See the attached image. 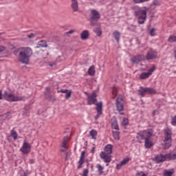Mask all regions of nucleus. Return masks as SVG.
<instances>
[{
    "instance_id": "nucleus-23",
    "label": "nucleus",
    "mask_w": 176,
    "mask_h": 176,
    "mask_svg": "<svg viewBox=\"0 0 176 176\" xmlns=\"http://www.w3.org/2000/svg\"><path fill=\"white\" fill-rule=\"evenodd\" d=\"M96 168H97L98 170L99 171L100 175H102V174H104V166H101V164H98L96 165Z\"/></svg>"
},
{
    "instance_id": "nucleus-36",
    "label": "nucleus",
    "mask_w": 176,
    "mask_h": 176,
    "mask_svg": "<svg viewBox=\"0 0 176 176\" xmlns=\"http://www.w3.org/2000/svg\"><path fill=\"white\" fill-rule=\"evenodd\" d=\"M113 138H115V140H116V141H119V140L120 139L119 138V131L113 132Z\"/></svg>"
},
{
    "instance_id": "nucleus-27",
    "label": "nucleus",
    "mask_w": 176,
    "mask_h": 176,
    "mask_svg": "<svg viewBox=\"0 0 176 176\" xmlns=\"http://www.w3.org/2000/svg\"><path fill=\"white\" fill-rule=\"evenodd\" d=\"M15 128H13L12 130L11 131V137H12L13 140H17L19 135H17V132L14 131Z\"/></svg>"
},
{
    "instance_id": "nucleus-55",
    "label": "nucleus",
    "mask_w": 176,
    "mask_h": 176,
    "mask_svg": "<svg viewBox=\"0 0 176 176\" xmlns=\"http://www.w3.org/2000/svg\"><path fill=\"white\" fill-rule=\"evenodd\" d=\"M61 152H65V149H61Z\"/></svg>"
},
{
    "instance_id": "nucleus-17",
    "label": "nucleus",
    "mask_w": 176,
    "mask_h": 176,
    "mask_svg": "<svg viewBox=\"0 0 176 176\" xmlns=\"http://www.w3.org/2000/svg\"><path fill=\"white\" fill-rule=\"evenodd\" d=\"M113 36L114 39L116 41L117 43H119L120 41V36H122V33L118 30H115L113 32Z\"/></svg>"
},
{
    "instance_id": "nucleus-3",
    "label": "nucleus",
    "mask_w": 176,
    "mask_h": 176,
    "mask_svg": "<svg viewBox=\"0 0 176 176\" xmlns=\"http://www.w3.org/2000/svg\"><path fill=\"white\" fill-rule=\"evenodd\" d=\"M112 149H113L112 144H107L104 147V151H102L100 153V156L104 161V163H111V161L112 160L111 158Z\"/></svg>"
},
{
    "instance_id": "nucleus-29",
    "label": "nucleus",
    "mask_w": 176,
    "mask_h": 176,
    "mask_svg": "<svg viewBox=\"0 0 176 176\" xmlns=\"http://www.w3.org/2000/svg\"><path fill=\"white\" fill-rule=\"evenodd\" d=\"M94 32H96L97 36H101L102 34V31H101V28H96L94 30Z\"/></svg>"
},
{
    "instance_id": "nucleus-14",
    "label": "nucleus",
    "mask_w": 176,
    "mask_h": 176,
    "mask_svg": "<svg viewBox=\"0 0 176 176\" xmlns=\"http://www.w3.org/2000/svg\"><path fill=\"white\" fill-rule=\"evenodd\" d=\"M86 155V151H82L80 160L78 161V168H82V166L85 164V155Z\"/></svg>"
},
{
    "instance_id": "nucleus-40",
    "label": "nucleus",
    "mask_w": 176,
    "mask_h": 176,
    "mask_svg": "<svg viewBox=\"0 0 176 176\" xmlns=\"http://www.w3.org/2000/svg\"><path fill=\"white\" fill-rule=\"evenodd\" d=\"M150 35L151 36H155V35H156V34H155V28L150 30Z\"/></svg>"
},
{
    "instance_id": "nucleus-60",
    "label": "nucleus",
    "mask_w": 176,
    "mask_h": 176,
    "mask_svg": "<svg viewBox=\"0 0 176 176\" xmlns=\"http://www.w3.org/2000/svg\"><path fill=\"white\" fill-rule=\"evenodd\" d=\"M0 35H2V33H0Z\"/></svg>"
},
{
    "instance_id": "nucleus-47",
    "label": "nucleus",
    "mask_w": 176,
    "mask_h": 176,
    "mask_svg": "<svg viewBox=\"0 0 176 176\" xmlns=\"http://www.w3.org/2000/svg\"><path fill=\"white\" fill-rule=\"evenodd\" d=\"M88 173H89V170L87 169H85L83 174H85L86 175H87Z\"/></svg>"
},
{
    "instance_id": "nucleus-32",
    "label": "nucleus",
    "mask_w": 176,
    "mask_h": 176,
    "mask_svg": "<svg viewBox=\"0 0 176 176\" xmlns=\"http://www.w3.org/2000/svg\"><path fill=\"white\" fill-rule=\"evenodd\" d=\"M111 91L113 96V98H116V96H118V89L116 87H113Z\"/></svg>"
},
{
    "instance_id": "nucleus-11",
    "label": "nucleus",
    "mask_w": 176,
    "mask_h": 176,
    "mask_svg": "<svg viewBox=\"0 0 176 176\" xmlns=\"http://www.w3.org/2000/svg\"><path fill=\"white\" fill-rule=\"evenodd\" d=\"M156 69V67L155 65H153L149 69L148 72H143L140 75V79H148L152 74H153V72Z\"/></svg>"
},
{
    "instance_id": "nucleus-49",
    "label": "nucleus",
    "mask_w": 176,
    "mask_h": 176,
    "mask_svg": "<svg viewBox=\"0 0 176 176\" xmlns=\"http://www.w3.org/2000/svg\"><path fill=\"white\" fill-rule=\"evenodd\" d=\"M0 100H2V91L0 90Z\"/></svg>"
},
{
    "instance_id": "nucleus-24",
    "label": "nucleus",
    "mask_w": 176,
    "mask_h": 176,
    "mask_svg": "<svg viewBox=\"0 0 176 176\" xmlns=\"http://www.w3.org/2000/svg\"><path fill=\"white\" fill-rule=\"evenodd\" d=\"M146 93V91L145 89V87H140V89L138 90V94L142 97H144Z\"/></svg>"
},
{
    "instance_id": "nucleus-45",
    "label": "nucleus",
    "mask_w": 176,
    "mask_h": 176,
    "mask_svg": "<svg viewBox=\"0 0 176 176\" xmlns=\"http://www.w3.org/2000/svg\"><path fill=\"white\" fill-rule=\"evenodd\" d=\"M4 50H5V47L0 46V53H2V52H4Z\"/></svg>"
},
{
    "instance_id": "nucleus-18",
    "label": "nucleus",
    "mask_w": 176,
    "mask_h": 176,
    "mask_svg": "<svg viewBox=\"0 0 176 176\" xmlns=\"http://www.w3.org/2000/svg\"><path fill=\"white\" fill-rule=\"evenodd\" d=\"M172 139L164 138V149H168L171 146Z\"/></svg>"
},
{
    "instance_id": "nucleus-56",
    "label": "nucleus",
    "mask_w": 176,
    "mask_h": 176,
    "mask_svg": "<svg viewBox=\"0 0 176 176\" xmlns=\"http://www.w3.org/2000/svg\"><path fill=\"white\" fill-rule=\"evenodd\" d=\"M24 109H25V111H27V107H25Z\"/></svg>"
},
{
    "instance_id": "nucleus-50",
    "label": "nucleus",
    "mask_w": 176,
    "mask_h": 176,
    "mask_svg": "<svg viewBox=\"0 0 176 176\" xmlns=\"http://www.w3.org/2000/svg\"><path fill=\"white\" fill-rule=\"evenodd\" d=\"M175 58H176V47L174 50Z\"/></svg>"
},
{
    "instance_id": "nucleus-21",
    "label": "nucleus",
    "mask_w": 176,
    "mask_h": 176,
    "mask_svg": "<svg viewBox=\"0 0 176 176\" xmlns=\"http://www.w3.org/2000/svg\"><path fill=\"white\" fill-rule=\"evenodd\" d=\"M174 173H175V171H174V169H172L170 170H165L164 171L163 175L164 176H173L174 175Z\"/></svg>"
},
{
    "instance_id": "nucleus-33",
    "label": "nucleus",
    "mask_w": 176,
    "mask_h": 176,
    "mask_svg": "<svg viewBox=\"0 0 176 176\" xmlns=\"http://www.w3.org/2000/svg\"><path fill=\"white\" fill-rule=\"evenodd\" d=\"M112 129H114V130H119V125H118L117 122H114L111 124Z\"/></svg>"
},
{
    "instance_id": "nucleus-8",
    "label": "nucleus",
    "mask_w": 176,
    "mask_h": 176,
    "mask_svg": "<svg viewBox=\"0 0 176 176\" xmlns=\"http://www.w3.org/2000/svg\"><path fill=\"white\" fill-rule=\"evenodd\" d=\"M116 107L117 111H118L121 115H124V113H123L124 110V100L121 96H119L116 100Z\"/></svg>"
},
{
    "instance_id": "nucleus-59",
    "label": "nucleus",
    "mask_w": 176,
    "mask_h": 176,
    "mask_svg": "<svg viewBox=\"0 0 176 176\" xmlns=\"http://www.w3.org/2000/svg\"><path fill=\"white\" fill-rule=\"evenodd\" d=\"M128 30L130 31V28H128Z\"/></svg>"
},
{
    "instance_id": "nucleus-34",
    "label": "nucleus",
    "mask_w": 176,
    "mask_h": 176,
    "mask_svg": "<svg viewBox=\"0 0 176 176\" xmlns=\"http://www.w3.org/2000/svg\"><path fill=\"white\" fill-rule=\"evenodd\" d=\"M121 124L122 126H127V124H129V119L124 118Z\"/></svg>"
},
{
    "instance_id": "nucleus-26",
    "label": "nucleus",
    "mask_w": 176,
    "mask_h": 176,
    "mask_svg": "<svg viewBox=\"0 0 176 176\" xmlns=\"http://www.w3.org/2000/svg\"><path fill=\"white\" fill-rule=\"evenodd\" d=\"M38 45L39 47H47V43H46V41L42 40L38 41Z\"/></svg>"
},
{
    "instance_id": "nucleus-7",
    "label": "nucleus",
    "mask_w": 176,
    "mask_h": 176,
    "mask_svg": "<svg viewBox=\"0 0 176 176\" xmlns=\"http://www.w3.org/2000/svg\"><path fill=\"white\" fill-rule=\"evenodd\" d=\"M4 96L6 101H9L10 102H16L17 101H24L23 96H15L13 94H8L7 91L4 92Z\"/></svg>"
},
{
    "instance_id": "nucleus-1",
    "label": "nucleus",
    "mask_w": 176,
    "mask_h": 176,
    "mask_svg": "<svg viewBox=\"0 0 176 176\" xmlns=\"http://www.w3.org/2000/svg\"><path fill=\"white\" fill-rule=\"evenodd\" d=\"M152 135H153V130L149 129L140 131L139 133H138L136 138L140 144L142 142V141H144L145 148H146V149H149L153 146V142L150 140Z\"/></svg>"
},
{
    "instance_id": "nucleus-43",
    "label": "nucleus",
    "mask_w": 176,
    "mask_h": 176,
    "mask_svg": "<svg viewBox=\"0 0 176 176\" xmlns=\"http://www.w3.org/2000/svg\"><path fill=\"white\" fill-rule=\"evenodd\" d=\"M58 93H64L66 94V93H68V89H60V91H58Z\"/></svg>"
},
{
    "instance_id": "nucleus-53",
    "label": "nucleus",
    "mask_w": 176,
    "mask_h": 176,
    "mask_svg": "<svg viewBox=\"0 0 176 176\" xmlns=\"http://www.w3.org/2000/svg\"><path fill=\"white\" fill-rule=\"evenodd\" d=\"M50 67H53L54 65H56L54 63L53 64H50Z\"/></svg>"
},
{
    "instance_id": "nucleus-38",
    "label": "nucleus",
    "mask_w": 176,
    "mask_h": 176,
    "mask_svg": "<svg viewBox=\"0 0 176 176\" xmlns=\"http://www.w3.org/2000/svg\"><path fill=\"white\" fill-rule=\"evenodd\" d=\"M131 60V63H133V64H137L139 63L137 56L132 57Z\"/></svg>"
},
{
    "instance_id": "nucleus-5",
    "label": "nucleus",
    "mask_w": 176,
    "mask_h": 176,
    "mask_svg": "<svg viewBox=\"0 0 176 176\" xmlns=\"http://www.w3.org/2000/svg\"><path fill=\"white\" fill-rule=\"evenodd\" d=\"M166 160H176V154H159L155 157V162L157 163H162Z\"/></svg>"
},
{
    "instance_id": "nucleus-58",
    "label": "nucleus",
    "mask_w": 176,
    "mask_h": 176,
    "mask_svg": "<svg viewBox=\"0 0 176 176\" xmlns=\"http://www.w3.org/2000/svg\"><path fill=\"white\" fill-rule=\"evenodd\" d=\"M106 166H109V164H107Z\"/></svg>"
},
{
    "instance_id": "nucleus-13",
    "label": "nucleus",
    "mask_w": 176,
    "mask_h": 176,
    "mask_svg": "<svg viewBox=\"0 0 176 176\" xmlns=\"http://www.w3.org/2000/svg\"><path fill=\"white\" fill-rule=\"evenodd\" d=\"M96 111L98 112L97 116L95 117V119H98L100 115H102V102H100L96 104Z\"/></svg>"
},
{
    "instance_id": "nucleus-6",
    "label": "nucleus",
    "mask_w": 176,
    "mask_h": 176,
    "mask_svg": "<svg viewBox=\"0 0 176 176\" xmlns=\"http://www.w3.org/2000/svg\"><path fill=\"white\" fill-rule=\"evenodd\" d=\"M100 19H101V15L100 14V12L96 10H91L89 14L91 25H96Z\"/></svg>"
},
{
    "instance_id": "nucleus-10",
    "label": "nucleus",
    "mask_w": 176,
    "mask_h": 176,
    "mask_svg": "<svg viewBox=\"0 0 176 176\" xmlns=\"http://www.w3.org/2000/svg\"><path fill=\"white\" fill-rule=\"evenodd\" d=\"M157 58V51L156 50L150 49L146 55V59L147 60H155Z\"/></svg>"
},
{
    "instance_id": "nucleus-37",
    "label": "nucleus",
    "mask_w": 176,
    "mask_h": 176,
    "mask_svg": "<svg viewBox=\"0 0 176 176\" xmlns=\"http://www.w3.org/2000/svg\"><path fill=\"white\" fill-rule=\"evenodd\" d=\"M151 0H133L134 3H144V2H148Z\"/></svg>"
},
{
    "instance_id": "nucleus-44",
    "label": "nucleus",
    "mask_w": 176,
    "mask_h": 176,
    "mask_svg": "<svg viewBox=\"0 0 176 176\" xmlns=\"http://www.w3.org/2000/svg\"><path fill=\"white\" fill-rule=\"evenodd\" d=\"M28 38H29L30 39H31L32 38H35V34H31L28 35Z\"/></svg>"
},
{
    "instance_id": "nucleus-41",
    "label": "nucleus",
    "mask_w": 176,
    "mask_h": 176,
    "mask_svg": "<svg viewBox=\"0 0 176 176\" xmlns=\"http://www.w3.org/2000/svg\"><path fill=\"white\" fill-rule=\"evenodd\" d=\"M171 124L172 126H176V116L172 119Z\"/></svg>"
},
{
    "instance_id": "nucleus-16",
    "label": "nucleus",
    "mask_w": 176,
    "mask_h": 176,
    "mask_svg": "<svg viewBox=\"0 0 176 176\" xmlns=\"http://www.w3.org/2000/svg\"><path fill=\"white\" fill-rule=\"evenodd\" d=\"M89 36H90V32L89 30H83L80 34V38L82 41L89 39Z\"/></svg>"
},
{
    "instance_id": "nucleus-12",
    "label": "nucleus",
    "mask_w": 176,
    "mask_h": 176,
    "mask_svg": "<svg viewBox=\"0 0 176 176\" xmlns=\"http://www.w3.org/2000/svg\"><path fill=\"white\" fill-rule=\"evenodd\" d=\"M97 94L96 92L92 93L91 95L88 96L87 97V104L88 105H97Z\"/></svg>"
},
{
    "instance_id": "nucleus-4",
    "label": "nucleus",
    "mask_w": 176,
    "mask_h": 176,
    "mask_svg": "<svg viewBox=\"0 0 176 176\" xmlns=\"http://www.w3.org/2000/svg\"><path fill=\"white\" fill-rule=\"evenodd\" d=\"M148 12V8L144 7V8H140L139 10L135 12V16L138 17V23L139 24H144L146 21V13Z\"/></svg>"
},
{
    "instance_id": "nucleus-51",
    "label": "nucleus",
    "mask_w": 176,
    "mask_h": 176,
    "mask_svg": "<svg viewBox=\"0 0 176 176\" xmlns=\"http://www.w3.org/2000/svg\"><path fill=\"white\" fill-rule=\"evenodd\" d=\"M21 176H27V173H22V174H21Z\"/></svg>"
},
{
    "instance_id": "nucleus-46",
    "label": "nucleus",
    "mask_w": 176,
    "mask_h": 176,
    "mask_svg": "<svg viewBox=\"0 0 176 176\" xmlns=\"http://www.w3.org/2000/svg\"><path fill=\"white\" fill-rule=\"evenodd\" d=\"M29 163H30V164H34V163H35V160H34L33 159H30V160H29Z\"/></svg>"
},
{
    "instance_id": "nucleus-52",
    "label": "nucleus",
    "mask_w": 176,
    "mask_h": 176,
    "mask_svg": "<svg viewBox=\"0 0 176 176\" xmlns=\"http://www.w3.org/2000/svg\"><path fill=\"white\" fill-rule=\"evenodd\" d=\"M72 2H78V0H71Z\"/></svg>"
},
{
    "instance_id": "nucleus-48",
    "label": "nucleus",
    "mask_w": 176,
    "mask_h": 176,
    "mask_svg": "<svg viewBox=\"0 0 176 176\" xmlns=\"http://www.w3.org/2000/svg\"><path fill=\"white\" fill-rule=\"evenodd\" d=\"M74 32H75V31L71 30L69 32H67V34H74Z\"/></svg>"
},
{
    "instance_id": "nucleus-30",
    "label": "nucleus",
    "mask_w": 176,
    "mask_h": 176,
    "mask_svg": "<svg viewBox=\"0 0 176 176\" xmlns=\"http://www.w3.org/2000/svg\"><path fill=\"white\" fill-rule=\"evenodd\" d=\"M67 142H68V137L65 136L63 138V144H62V148H67Z\"/></svg>"
},
{
    "instance_id": "nucleus-28",
    "label": "nucleus",
    "mask_w": 176,
    "mask_h": 176,
    "mask_svg": "<svg viewBox=\"0 0 176 176\" xmlns=\"http://www.w3.org/2000/svg\"><path fill=\"white\" fill-rule=\"evenodd\" d=\"M72 8L74 12H78V1L72 2Z\"/></svg>"
},
{
    "instance_id": "nucleus-54",
    "label": "nucleus",
    "mask_w": 176,
    "mask_h": 176,
    "mask_svg": "<svg viewBox=\"0 0 176 176\" xmlns=\"http://www.w3.org/2000/svg\"><path fill=\"white\" fill-rule=\"evenodd\" d=\"M156 112H157L156 110H154V111H153V114L154 115H156Z\"/></svg>"
},
{
    "instance_id": "nucleus-22",
    "label": "nucleus",
    "mask_w": 176,
    "mask_h": 176,
    "mask_svg": "<svg viewBox=\"0 0 176 176\" xmlns=\"http://www.w3.org/2000/svg\"><path fill=\"white\" fill-rule=\"evenodd\" d=\"M146 90V93H148V94H156V91L153 88H149V87H144Z\"/></svg>"
},
{
    "instance_id": "nucleus-39",
    "label": "nucleus",
    "mask_w": 176,
    "mask_h": 176,
    "mask_svg": "<svg viewBox=\"0 0 176 176\" xmlns=\"http://www.w3.org/2000/svg\"><path fill=\"white\" fill-rule=\"evenodd\" d=\"M71 94H72V91H68L67 93H66L65 98L68 100L71 97Z\"/></svg>"
},
{
    "instance_id": "nucleus-57",
    "label": "nucleus",
    "mask_w": 176,
    "mask_h": 176,
    "mask_svg": "<svg viewBox=\"0 0 176 176\" xmlns=\"http://www.w3.org/2000/svg\"><path fill=\"white\" fill-rule=\"evenodd\" d=\"M82 176H87L86 174H83Z\"/></svg>"
},
{
    "instance_id": "nucleus-20",
    "label": "nucleus",
    "mask_w": 176,
    "mask_h": 176,
    "mask_svg": "<svg viewBox=\"0 0 176 176\" xmlns=\"http://www.w3.org/2000/svg\"><path fill=\"white\" fill-rule=\"evenodd\" d=\"M88 74L91 76H94V75L96 74V68L94 67V65H92L89 67V69H88Z\"/></svg>"
},
{
    "instance_id": "nucleus-35",
    "label": "nucleus",
    "mask_w": 176,
    "mask_h": 176,
    "mask_svg": "<svg viewBox=\"0 0 176 176\" xmlns=\"http://www.w3.org/2000/svg\"><path fill=\"white\" fill-rule=\"evenodd\" d=\"M136 58H138V61L140 63V61H142L145 60V56L144 55H138L136 56Z\"/></svg>"
},
{
    "instance_id": "nucleus-19",
    "label": "nucleus",
    "mask_w": 176,
    "mask_h": 176,
    "mask_svg": "<svg viewBox=\"0 0 176 176\" xmlns=\"http://www.w3.org/2000/svg\"><path fill=\"white\" fill-rule=\"evenodd\" d=\"M164 138L171 139L172 133L170 129H164Z\"/></svg>"
},
{
    "instance_id": "nucleus-42",
    "label": "nucleus",
    "mask_w": 176,
    "mask_h": 176,
    "mask_svg": "<svg viewBox=\"0 0 176 176\" xmlns=\"http://www.w3.org/2000/svg\"><path fill=\"white\" fill-rule=\"evenodd\" d=\"M45 94H50V87H47L45 88Z\"/></svg>"
},
{
    "instance_id": "nucleus-31",
    "label": "nucleus",
    "mask_w": 176,
    "mask_h": 176,
    "mask_svg": "<svg viewBox=\"0 0 176 176\" xmlns=\"http://www.w3.org/2000/svg\"><path fill=\"white\" fill-rule=\"evenodd\" d=\"M168 42L170 43H173L174 42H176V36H170L168 38Z\"/></svg>"
},
{
    "instance_id": "nucleus-2",
    "label": "nucleus",
    "mask_w": 176,
    "mask_h": 176,
    "mask_svg": "<svg viewBox=\"0 0 176 176\" xmlns=\"http://www.w3.org/2000/svg\"><path fill=\"white\" fill-rule=\"evenodd\" d=\"M19 52L18 60L22 64H29L30 58L33 54L32 49L28 47H19L18 50L14 51V54Z\"/></svg>"
},
{
    "instance_id": "nucleus-15",
    "label": "nucleus",
    "mask_w": 176,
    "mask_h": 176,
    "mask_svg": "<svg viewBox=\"0 0 176 176\" xmlns=\"http://www.w3.org/2000/svg\"><path fill=\"white\" fill-rule=\"evenodd\" d=\"M130 162V158L126 157L122 161H121L119 164L116 165V169L120 170L123 166H125V164H127V162Z\"/></svg>"
},
{
    "instance_id": "nucleus-25",
    "label": "nucleus",
    "mask_w": 176,
    "mask_h": 176,
    "mask_svg": "<svg viewBox=\"0 0 176 176\" xmlns=\"http://www.w3.org/2000/svg\"><path fill=\"white\" fill-rule=\"evenodd\" d=\"M89 134L92 137V140H96L97 138V131L92 129L90 131Z\"/></svg>"
},
{
    "instance_id": "nucleus-9",
    "label": "nucleus",
    "mask_w": 176,
    "mask_h": 176,
    "mask_svg": "<svg viewBox=\"0 0 176 176\" xmlns=\"http://www.w3.org/2000/svg\"><path fill=\"white\" fill-rule=\"evenodd\" d=\"M31 144L25 140L19 151L23 153V155H28V153L31 152Z\"/></svg>"
}]
</instances>
